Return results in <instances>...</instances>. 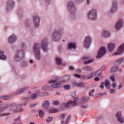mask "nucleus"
Wrapping results in <instances>:
<instances>
[{"label": "nucleus", "instance_id": "18", "mask_svg": "<svg viewBox=\"0 0 124 124\" xmlns=\"http://www.w3.org/2000/svg\"><path fill=\"white\" fill-rule=\"evenodd\" d=\"M102 35L104 38L109 37L110 36V33L108 31L103 30L102 31Z\"/></svg>", "mask_w": 124, "mask_h": 124}, {"label": "nucleus", "instance_id": "58", "mask_svg": "<svg viewBox=\"0 0 124 124\" xmlns=\"http://www.w3.org/2000/svg\"><path fill=\"white\" fill-rule=\"evenodd\" d=\"M15 122H16V121H20V118H17V119H15Z\"/></svg>", "mask_w": 124, "mask_h": 124}, {"label": "nucleus", "instance_id": "57", "mask_svg": "<svg viewBox=\"0 0 124 124\" xmlns=\"http://www.w3.org/2000/svg\"><path fill=\"white\" fill-rule=\"evenodd\" d=\"M121 88H123V85H119L118 86V90H120V89H121Z\"/></svg>", "mask_w": 124, "mask_h": 124}, {"label": "nucleus", "instance_id": "20", "mask_svg": "<svg viewBox=\"0 0 124 124\" xmlns=\"http://www.w3.org/2000/svg\"><path fill=\"white\" fill-rule=\"evenodd\" d=\"M0 60H6V57L4 55V52L2 50H0Z\"/></svg>", "mask_w": 124, "mask_h": 124}, {"label": "nucleus", "instance_id": "55", "mask_svg": "<svg viewBox=\"0 0 124 124\" xmlns=\"http://www.w3.org/2000/svg\"><path fill=\"white\" fill-rule=\"evenodd\" d=\"M24 99L25 100H30V99H31V98L30 97L25 98Z\"/></svg>", "mask_w": 124, "mask_h": 124}, {"label": "nucleus", "instance_id": "1", "mask_svg": "<svg viewBox=\"0 0 124 124\" xmlns=\"http://www.w3.org/2000/svg\"><path fill=\"white\" fill-rule=\"evenodd\" d=\"M70 79V77L69 76H65L62 77V80H61V78L59 77H57L55 78V80H52L48 81L49 84H52L53 83H56V82H60L57 83H55L54 84L52 85V88H62V83H63V82H66V81H68Z\"/></svg>", "mask_w": 124, "mask_h": 124}, {"label": "nucleus", "instance_id": "59", "mask_svg": "<svg viewBox=\"0 0 124 124\" xmlns=\"http://www.w3.org/2000/svg\"><path fill=\"white\" fill-rule=\"evenodd\" d=\"M87 4H90V0H87Z\"/></svg>", "mask_w": 124, "mask_h": 124}, {"label": "nucleus", "instance_id": "29", "mask_svg": "<svg viewBox=\"0 0 124 124\" xmlns=\"http://www.w3.org/2000/svg\"><path fill=\"white\" fill-rule=\"evenodd\" d=\"M124 64V58H120L117 61V64H121V63ZM123 67H124V64L123 65Z\"/></svg>", "mask_w": 124, "mask_h": 124}, {"label": "nucleus", "instance_id": "53", "mask_svg": "<svg viewBox=\"0 0 124 124\" xmlns=\"http://www.w3.org/2000/svg\"><path fill=\"white\" fill-rule=\"evenodd\" d=\"M88 59H89V57H87V56H84L83 57V60H88Z\"/></svg>", "mask_w": 124, "mask_h": 124}, {"label": "nucleus", "instance_id": "49", "mask_svg": "<svg viewBox=\"0 0 124 124\" xmlns=\"http://www.w3.org/2000/svg\"><path fill=\"white\" fill-rule=\"evenodd\" d=\"M110 93H116V90H110Z\"/></svg>", "mask_w": 124, "mask_h": 124}, {"label": "nucleus", "instance_id": "50", "mask_svg": "<svg viewBox=\"0 0 124 124\" xmlns=\"http://www.w3.org/2000/svg\"><path fill=\"white\" fill-rule=\"evenodd\" d=\"M112 87L113 88H116V87H117V84H116V83H113L112 84Z\"/></svg>", "mask_w": 124, "mask_h": 124}, {"label": "nucleus", "instance_id": "44", "mask_svg": "<svg viewBox=\"0 0 124 124\" xmlns=\"http://www.w3.org/2000/svg\"><path fill=\"white\" fill-rule=\"evenodd\" d=\"M42 90L46 91V90H49V87L48 86H44L42 88Z\"/></svg>", "mask_w": 124, "mask_h": 124}, {"label": "nucleus", "instance_id": "10", "mask_svg": "<svg viewBox=\"0 0 124 124\" xmlns=\"http://www.w3.org/2000/svg\"><path fill=\"white\" fill-rule=\"evenodd\" d=\"M77 105V102L76 100L70 101L69 102L65 104V107L66 108H69V107H72L73 106H76Z\"/></svg>", "mask_w": 124, "mask_h": 124}, {"label": "nucleus", "instance_id": "39", "mask_svg": "<svg viewBox=\"0 0 124 124\" xmlns=\"http://www.w3.org/2000/svg\"><path fill=\"white\" fill-rule=\"evenodd\" d=\"M89 99H90L89 98L83 97L82 98V101L83 102H86V101H88V100H89Z\"/></svg>", "mask_w": 124, "mask_h": 124}, {"label": "nucleus", "instance_id": "52", "mask_svg": "<svg viewBox=\"0 0 124 124\" xmlns=\"http://www.w3.org/2000/svg\"><path fill=\"white\" fill-rule=\"evenodd\" d=\"M94 81H99V78L97 77L94 78Z\"/></svg>", "mask_w": 124, "mask_h": 124}, {"label": "nucleus", "instance_id": "7", "mask_svg": "<svg viewBox=\"0 0 124 124\" xmlns=\"http://www.w3.org/2000/svg\"><path fill=\"white\" fill-rule=\"evenodd\" d=\"M47 46L48 41L47 40V39H43L41 42V48H42L43 51H44V52L47 51Z\"/></svg>", "mask_w": 124, "mask_h": 124}, {"label": "nucleus", "instance_id": "62", "mask_svg": "<svg viewBox=\"0 0 124 124\" xmlns=\"http://www.w3.org/2000/svg\"><path fill=\"white\" fill-rule=\"evenodd\" d=\"M30 62L31 63H32V62H33V61L32 60H30Z\"/></svg>", "mask_w": 124, "mask_h": 124}, {"label": "nucleus", "instance_id": "63", "mask_svg": "<svg viewBox=\"0 0 124 124\" xmlns=\"http://www.w3.org/2000/svg\"><path fill=\"white\" fill-rule=\"evenodd\" d=\"M13 110H15V111H16V109H13ZM17 111H18V109L17 110Z\"/></svg>", "mask_w": 124, "mask_h": 124}, {"label": "nucleus", "instance_id": "32", "mask_svg": "<svg viewBox=\"0 0 124 124\" xmlns=\"http://www.w3.org/2000/svg\"><path fill=\"white\" fill-rule=\"evenodd\" d=\"M2 98L4 100H8V99H10V98H11V96L9 95L2 96Z\"/></svg>", "mask_w": 124, "mask_h": 124}, {"label": "nucleus", "instance_id": "27", "mask_svg": "<svg viewBox=\"0 0 124 124\" xmlns=\"http://www.w3.org/2000/svg\"><path fill=\"white\" fill-rule=\"evenodd\" d=\"M119 70V68L117 66H114L110 69L111 72H117Z\"/></svg>", "mask_w": 124, "mask_h": 124}, {"label": "nucleus", "instance_id": "51", "mask_svg": "<svg viewBox=\"0 0 124 124\" xmlns=\"http://www.w3.org/2000/svg\"><path fill=\"white\" fill-rule=\"evenodd\" d=\"M70 70H74V67L71 66L69 67Z\"/></svg>", "mask_w": 124, "mask_h": 124}, {"label": "nucleus", "instance_id": "28", "mask_svg": "<svg viewBox=\"0 0 124 124\" xmlns=\"http://www.w3.org/2000/svg\"><path fill=\"white\" fill-rule=\"evenodd\" d=\"M94 76H95V73L93 72L88 76L87 79H92Z\"/></svg>", "mask_w": 124, "mask_h": 124}, {"label": "nucleus", "instance_id": "12", "mask_svg": "<svg viewBox=\"0 0 124 124\" xmlns=\"http://www.w3.org/2000/svg\"><path fill=\"white\" fill-rule=\"evenodd\" d=\"M116 118H117V120L119 123L123 124L124 123V119L122 117V112H118L116 114Z\"/></svg>", "mask_w": 124, "mask_h": 124}, {"label": "nucleus", "instance_id": "37", "mask_svg": "<svg viewBox=\"0 0 124 124\" xmlns=\"http://www.w3.org/2000/svg\"><path fill=\"white\" fill-rule=\"evenodd\" d=\"M95 90L94 89H93L92 90H90V92L89 93V96H93V93H94Z\"/></svg>", "mask_w": 124, "mask_h": 124}, {"label": "nucleus", "instance_id": "2", "mask_svg": "<svg viewBox=\"0 0 124 124\" xmlns=\"http://www.w3.org/2000/svg\"><path fill=\"white\" fill-rule=\"evenodd\" d=\"M33 52L37 60H40V46L38 44H35L33 47Z\"/></svg>", "mask_w": 124, "mask_h": 124}, {"label": "nucleus", "instance_id": "17", "mask_svg": "<svg viewBox=\"0 0 124 124\" xmlns=\"http://www.w3.org/2000/svg\"><path fill=\"white\" fill-rule=\"evenodd\" d=\"M73 85L75 87H78V88H83V87L85 86V83H84V82L77 83L76 81H74L73 83Z\"/></svg>", "mask_w": 124, "mask_h": 124}, {"label": "nucleus", "instance_id": "9", "mask_svg": "<svg viewBox=\"0 0 124 124\" xmlns=\"http://www.w3.org/2000/svg\"><path fill=\"white\" fill-rule=\"evenodd\" d=\"M68 9L70 11L71 14H72L74 11L76 10L75 8V6H74V4H73V2H69L68 3L67 5Z\"/></svg>", "mask_w": 124, "mask_h": 124}, {"label": "nucleus", "instance_id": "43", "mask_svg": "<svg viewBox=\"0 0 124 124\" xmlns=\"http://www.w3.org/2000/svg\"><path fill=\"white\" fill-rule=\"evenodd\" d=\"M60 104V103L58 101H54L53 102V105H59Z\"/></svg>", "mask_w": 124, "mask_h": 124}, {"label": "nucleus", "instance_id": "42", "mask_svg": "<svg viewBox=\"0 0 124 124\" xmlns=\"http://www.w3.org/2000/svg\"><path fill=\"white\" fill-rule=\"evenodd\" d=\"M21 105H17V106H12V109H15L16 108H20Z\"/></svg>", "mask_w": 124, "mask_h": 124}, {"label": "nucleus", "instance_id": "41", "mask_svg": "<svg viewBox=\"0 0 124 124\" xmlns=\"http://www.w3.org/2000/svg\"><path fill=\"white\" fill-rule=\"evenodd\" d=\"M109 84H110V82L109 81V80L108 79L106 80V81L105 83V85L106 87H108Z\"/></svg>", "mask_w": 124, "mask_h": 124}, {"label": "nucleus", "instance_id": "15", "mask_svg": "<svg viewBox=\"0 0 124 124\" xmlns=\"http://www.w3.org/2000/svg\"><path fill=\"white\" fill-rule=\"evenodd\" d=\"M124 51V44H122L119 46L118 48V51L117 52L114 53V55H120V54H122L123 52Z\"/></svg>", "mask_w": 124, "mask_h": 124}, {"label": "nucleus", "instance_id": "61", "mask_svg": "<svg viewBox=\"0 0 124 124\" xmlns=\"http://www.w3.org/2000/svg\"><path fill=\"white\" fill-rule=\"evenodd\" d=\"M83 108H88V106H86L85 107L83 106Z\"/></svg>", "mask_w": 124, "mask_h": 124}, {"label": "nucleus", "instance_id": "8", "mask_svg": "<svg viewBox=\"0 0 124 124\" xmlns=\"http://www.w3.org/2000/svg\"><path fill=\"white\" fill-rule=\"evenodd\" d=\"M91 43H92V38H91V37L89 36H87L85 38L84 42V47L85 48H89Z\"/></svg>", "mask_w": 124, "mask_h": 124}, {"label": "nucleus", "instance_id": "24", "mask_svg": "<svg viewBox=\"0 0 124 124\" xmlns=\"http://www.w3.org/2000/svg\"><path fill=\"white\" fill-rule=\"evenodd\" d=\"M58 112H59V110L57 108H50L49 110V112L50 113H58Z\"/></svg>", "mask_w": 124, "mask_h": 124}, {"label": "nucleus", "instance_id": "23", "mask_svg": "<svg viewBox=\"0 0 124 124\" xmlns=\"http://www.w3.org/2000/svg\"><path fill=\"white\" fill-rule=\"evenodd\" d=\"M42 106L44 108L47 109V108H48V107H49V101H46L45 102V103L43 104Z\"/></svg>", "mask_w": 124, "mask_h": 124}, {"label": "nucleus", "instance_id": "19", "mask_svg": "<svg viewBox=\"0 0 124 124\" xmlns=\"http://www.w3.org/2000/svg\"><path fill=\"white\" fill-rule=\"evenodd\" d=\"M108 49L109 52H113L114 49H115V45L114 44H108Z\"/></svg>", "mask_w": 124, "mask_h": 124}, {"label": "nucleus", "instance_id": "46", "mask_svg": "<svg viewBox=\"0 0 124 124\" xmlns=\"http://www.w3.org/2000/svg\"><path fill=\"white\" fill-rule=\"evenodd\" d=\"M52 119V117H49L48 118V119H46V122H47V123H49V122H50V121H51Z\"/></svg>", "mask_w": 124, "mask_h": 124}, {"label": "nucleus", "instance_id": "35", "mask_svg": "<svg viewBox=\"0 0 124 124\" xmlns=\"http://www.w3.org/2000/svg\"><path fill=\"white\" fill-rule=\"evenodd\" d=\"M64 90H70V85H65L63 87Z\"/></svg>", "mask_w": 124, "mask_h": 124}, {"label": "nucleus", "instance_id": "48", "mask_svg": "<svg viewBox=\"0 0 124 124\" xmlns=\"http://www.w3.org/2000/svg\"><path fill=\"white\" fill-rule=\"evenodd\" d=\"M74 77H76V78H80L81 76H79L78 74H75L74 75Z\"/></svg>", "mask_w": 124, "mask_h": 124}, {"label": "nucleus", "instance_id": "14", "mask_svg": "<svg viewBox=\"0 0 124 124\" xmlns=\"http://www.w3.org/2000/svg\"><path fill=\"white\" fill-rule=\"evenodd\" d=\"M117 11V2L113 1L112 2V6L110 9V13H114Z\"/></svg>", "mask_w": 124, "mask_h": 124}, {"label": "nucleus", "instance_id": "36", "mask_svg": "<svg viewBox=\"0 0 124 124\" xmlns=\"http://www.w3.org/2000/svg\"><path fill=\"white\" fill-rule=\"evenodd\" d=\"M31 99H36L37 98V94H33L31 95Z\"/></svg>", "mask_w": 124, "mask_h": 124}, {"label": "nucleus", "instance_id": "4", "mask_svg": "<svg viewBox=\"0 0 124 124\" xmlns=\"http://www.w3.org/2000/svg\"><path fill=\"white\" fill-rule=\"evenodd\" d=\"M96 16V10L94 9L90 10L88 13V19L90 20H95Z\"/></svg>", "mask_w": 124, "mask_h": 124}, {"label": "nucleus", "instance_id": "45", "mask_svg": "<svg viewBox=\"0 0 124 124\" xmlns=\"http://www.w3.org/2000/svg\"><path fill=\"white\" fill-rule=\"evenodd\" d=\"M104 85H105V83L102 82L100 86V88H101V89H103V88H104Z\"/></svg>", "mask_w": 124, "mask_h": 124}, {"label": "nucleus", "instance_id": "33", "mask_svg": "<svg viewBox=\"0 0 124 124\" xmlns=\"http://www.w3.org/2000/svg\"><path fill=\"white\" fill-rule=\"evenodd\" d=\"M102 74V71L99 70L97 71L96 73H95V75H96V76H100V75H101Z\"/></svg>", "mask_w": 124, "mask_h": 124}, {"label": "nucleus", "instance_id": "11", "mask_svg": "<svg viewBox=\"0 0 124 124\" xmlns=\"http://www.w3.org/2000/svg\"><path fill=\"white\" fill-rule=\"evenodd\" d=\"M33 21L36 28L39 27V22L40 21V18L39 17H38L37 16H34L33 18Z\"/></svg>", "mask_w": 124, "mask_h": 124}, {"label": "nucleus", "instance_id": "13", "mask_svg": "<svg viewBox=\"0 0 124 124\" xmlns=\"http://www.w3.org/2000/svg\"><path fill=\"white\" fill-rule=\"evenodd\" d=\"M17 40V38L15 34H12L8 39L9 43H14Z\"/></svg>", "mask_w": 124, "mask_h": 124}, {"label": "nucleus", "instance_id": "21", "mask_svg": "<svg viewBox=\"0 0 124 124\" xmlns=\"http://www.w3.org/2000/svg\"><path fill=\"white\" fill-rule=\"evenodd\" d=\"M76 48V44L73 43H70L68 44V49H75Z\"/></svg>", "mask_w": 124, "mask_h": 124}, {"label": "nucleus", "instance_id": "30", "mask_svg": "<svg viewBox=\"0 0 124 124\" xmlns=\"http://www.w3.org/2000/svg\"><path fill=\"white\" fill-rule=\"evenodd\" d=\"M83 69L84 70H86V71H88L93 70V68H92V67L90 66H87L84 67L83 68Z\"/></svg>", "mask_w": 124, "mask_h": 124}, {"label": "nucleus", "instance_id": "16", "mask_svg": "<svg viewBox=\"0 0 124 124\" xmlns=\"http://www.w3.org/2000/svg\"><path fill=\"white\" fill-rule=\"evenodd\" d=\"M123 27V20L120 19L115 25V29L116 30H120Z\"/></svg>", "mask_w": 124, "mask_h": 124}, {"label": "nucleus", "instance_id": "31", "mask_svg": "<svg viewBox=\"0 0 124 124\" xmlns=\"http://www.w3.org/2000/svg\"><path fill=\"white\" fill-rule=\"evenodd\" d=\"M27 89V88H22V89H20V90H18L16 92V94H19L20 93H24V91H26Z\"/></svg>", "mask_w": 124, "mask_h": 124}, {"label": "nucleus", "instance_id": "25", "mask_svg": "<svg viewBox=\"0 0 124 124\" xmlns=\"http://www.w3.org/2000/svg\"><path fill=\"white\" fill-rule=\"evenodd\" d=\"M65 116H66V114H63V113H62L61 115V120L62 121L61 122L62 124H64V122H63V121H64V119H65Z\"/></svg>", "mask_w": 124, "mask_h": 124}, {"label": "nucleus", "instance_id": "60", "mask_svg": "<svg viewBox=\"0 0 124 124\" xmlns=\"http://www.w3.org/2000/svg\"><path fill=\"white\" fill-rule=\"evenodd\" d=\"M22 111H23V108L19 109V112H22Z\"/></svg>", "mask_w": 124, "mask_h": 124}, {"label": "nucleus", "instance_id": "22", "mask_svg": "<svg viewBox=\"0 0 124 124\" xmlns=\"http://www.w3.org/2000/svg\"><path fill=\"white\" fill-rule=\"evenodd\" d=\"M14 5V1H12V0H9L8 1V7H11L12 8V6Z\"/></svg>", "mask_w": 124, "mask_h": 124}, {"label": "nucleus", "instance_id": "3", "mask_svg": "<svg viewBox=\"0 0 124 124\" xmlns=\"http://www.w3.org/2000/svg\"><path fill=\"white\" fill-rule=\"evenodd\" d=\"M24 57H25V53L24 52V51L19 50L16 53L15 59H16V61H20V60H22V59H24Z\"/></svg>", "mask_w": 124, "mask_h": 124}, {"label": "nucleus", "instance_id": "5", "mask_svg": "<svg viewBox=\"0 0 124 124\" xmlns=\"http://www.w3.org/2000/svg\"><path fill=\"white\" fill-rule=\"evenodd\" d=\"M61 31H55L52 35V39H53L55 42L59 41L61 39Z\"/></svg>", "mask_w": 124, "mask_h": 124}, {"label": "nucleus", "instance_id": "54", "mask_svg": "<svg viewBox=\"0 0 124 124\" xmlns=\"http://www.w3.org/2000/svg\"><path fill=\"white\" fill-rule=\"evenodd\" d=\"M25 45V43H21V47H24V46Z\"/></svg>", "mask_w": 124, "mask_h": 124}, {"label": "nucleus", "instance_id": "26", "mask_svg": "<svg viewBox=\"0 0 124 124\" xmlns=\"http://www.w3.org/2000/svg\"><path fill=\"white\" fill-rule=\"evenodd\" d=\"M56 61L57 64H58V65H61L62 64V59H61V58L57 57L56 58Z\"/></svg>", "mask_w": 124, "mask_h": 124}, {"label": "nucleus", "instance_id": "56", "mask_svg": "<svg viewBox=\"0 0 124 124\" xmlns=\"http://www.w3.org/2000/svg\"><path fill=\"white\" fill-rule=\"evenodd\" d=\"M7 115H9V114L8 113L2 114H1V116H6Z\"/></svg>", "mask_w": 124, "mask_h": 124}, {"label": "nucleus", "instance_id": "47", "mask_svg": "<svg viewBox=\"0 0 124 124\" xmlns=\"http://www.w3.org/2000/svg\"><path fill=\"white\" fill-rule=\"evenodd\" d=\"M109 78L112 82H115V78L114 77H110Z\"/></svg>", "mask_w": 124, "mask_h": 124}, {"label": "nucleus", "instance_id": "64", "mask_svg": "<svg viewBox=\"0 0 124 124\" xmlns=\"http://www.w3.org/2000/svg\"><path fill=\"white\" fill-rule=\"evenodd\" d=\"M25 64H27V62H25Z\"/></svg>", "mask_w": 124, "mask_h": 124}, {"label": "nucleus", "instance_id": "38", "mask_svg": "<svg viewBox=\"0 0 124 124\" xmlns=\"http://www.w3.org/2000/svg\"><path fill=\"white\" fill-rule=\"evenodd\" d=\"M91 62H93V59L90 60L87 62H85V64H88V63H91Z\"/></svg>", "mask_w": 124, "mask_h": 124}, {"label": "nucleus", "instance_id": "40", "mask_svg": "<svg viewBox=\"0 0 124 124\" xmlns=\"http://www.w3.org/2000/svg\"><path fill=\"white\" fill-rule=\"evenodd\" d=\"M70 119H71V116H68L66 120V121L65 122V124H68V122L70 120Z\"/></svg>", "mask_w": 124, "mask_h": 124}, {"label": "nucleus", "instance_id": "34", "mask_svg": "<svg viewBox=\"0 0 124 124\" xmlns=\"http://www.w3.org/2000/svg\"><path fill=\"white\" fill-rule=\"evenodd\" d=\"M39 115L40 118H43V116H44V112L41 110L39 111Z\"/></svg>", "mask_w": 124, "mask_h": 124}, {"label": "nucleus", "instance_id": "6", "mask_svg": "<svg viewBox=\"0 0 124 124\" xmlns=\"http://www.w3.org/2000/svg\"><path fill=\"white\" fill-rule=\"evenodd\" d=\"M105 54H106V49H105V47H102L98 51V54L96 56V58L99 59L101 58L103 56H104Z\"/></svg>", "mask_w": 124, "mask_h": 124}]
</instances>
